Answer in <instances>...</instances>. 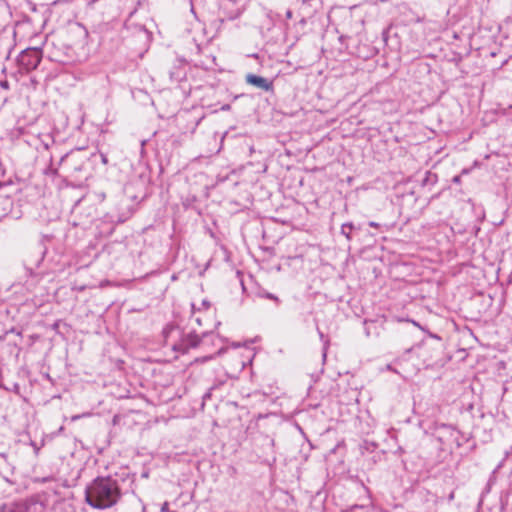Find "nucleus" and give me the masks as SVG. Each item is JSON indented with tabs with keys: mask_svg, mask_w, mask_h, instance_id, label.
I'll list each match as a JSON object with an SVG mask.
<instances>
[{
	"mask_svg": "<svg viewBox=\"0 0 512 512\" xmlns=\"http://www.w3.org/2000/svg\"><path fill=\"white\" fill-rule=\"evenodd\" d=\"M79 418H80V415H74V416H72L71 420L76 421Z\"/></svg>",
	"mask_w": 512,
	"mask_h": 512,
	"instance_id": "obj_12",
	"label": "nucleus"
},
{
	"mask_svg": "<svg viewBox=\"0 0 512 512\" xmlns=\"http://www.w3.org/2000/svg\"><path fill=\"white\" fill-rule=\"evenodd\" d=\"M120 497L119 484L111 477H97L85 491L87 504L96 509L110 508L119 501Z\"/></svg>",
	"mask_w": 512,
	"mask_h": 512,
	"instance_id": "obj_1",
	"label": "nucleus"
},
{
	"mask_svg": "<svg viewBox=\"0 0 512 512\" xmlns=\"http://www.w3.org/2000/svg\"><path fill=\"white\" fill-rule=\"evenodd\" d=\"M211 396V393L208 392L206 393L204 396H203V399L206 400L207 398H209Z\"/></svg>",
	"mask_w": 512,
	"mask_h": 512,
	"instance_id": "obj_13",
	"label": "nucleus"
},
{
	"mask_svg": "<svg viewBox=\"0 0 512 512\" xmlns=\"http://www.w3.org/2000/svg\"><path fill=\"white\" fill-rule=\"evenodd\" d=\"M166 343L170 344L172 349L177 352L186 353L189 349L199 345L201 338L189 332L184 334L178 327H169L164 330Z\"/></svg>",
	"mask_w": 512,
	"mask_h": 512,
	"instance_id": "obj_2",
	"label": "nucleus"
},
{
	"mask_svg": "<svg viewBox=\"0 0 512 512\" xmlns=\"http://www.w3.org/2000/svg\"><path fill=\"white\" fill-rule=\"evenodd\" d=\"M102 161H103V163H106V162H107V158H106V156L102 155Z\"/></svg>",
	"mask_w": 512,
	"mask_h": 512,
	"instance_id": "obj_16",
	"label": "nucleus"
},
{
	"mask_svg": "<svg viewBox=\"0 0 512 512\" xmlns=\"http://www.w3.org/2000/svg\"><path fill=\"white\" fill-rule=\"evenodd\" d=\"M246 82L264 91L273 90V82L269 81L267 78H264L262 76H258L255 74H247Z\"/></svg>",
	"mask_w": 512,
	"mask_h": 512,
	"instance_id": "obj_4",
	"label": "nucleus"
},
{
	"mask_svg": "<svg viewBox=\"0 0 512 512\" xmlns=\"http://www.w3.org/2000/svg\"><path fill=\"white\" fill-rule=\"evenodd\" d=\"M98 0H90L89 1V4H94L95 2H97Z\"/></svg>",
	"mask_w": 512,
	"mask_h": 512,
	"instance_id": "obj_17",
	"label": "nucleus"
},
{
	"mask_svg": "<svg viewBox=\"0 0 512 512\" xmlns=\"http://www.w3.org/2000/svg\"><path fill=\"white\" fill-rule=\"evenodd\" d=\"M202 305L205 307V308H208L210 306V303L206 300H203L202 302Z\"/></svg>",
	"mask_w": 512,
	"mask_h": 512,
	"instance_id": "obj_10",
	"label": "nucleus"
},
{
	"mask_svg": "<svg viewBox=\"0 0 512 512\" xmlns=\"http://www.w3.org/2000/svg\"><path fill=\"white\" fill-rule=\"evenodd\" d=\"M328 340L324 343V351H323V358H326V350H327Z\"/></svg>",
	"mask_w": 512,
	"mask_h": 512,
	"instance_id": "obj_9",
	"label": "nucleus"
},
{
	"mask_svg": "<svg viewBox=\"0 0 512 512\" xmlns=\"http://www.w3.org/2000/svg\"><path fill=\"white\" fill-rule=\"evenodd\" d=\"M355 229H357V228L353 223H351V222L344 223L341 226V234L344 235L348 241H351L352 240L351 233H352V230H355Z\"/></svg>",
	"mask_w": 512,
	"mask_h": 512,
	"instance_id": "obj_5",
	"label": "nucleus"
},
{
	"mask_svg": "<svg viewBox=\"0 0 512 512\" xmlns=\"http://www.w3.org/2000/svg\"><path fill=\"white\" fill-rule=\"evenodd\" d=\"M286 16H287V18H292V12L291 11H287Z\"/></svg>",
	"mask_w": 512,
	"mask_h": 512,
	"instance_id": "obj_14",
	"label": "nucleus"
},
{
	"mask_svg": "<svg viewBox=\"0 0 512 512\" xmlns=\"http://www.w3.org/2000/svg\"><path fill=\"white\" fill-rule=\"evenodd\" d=\"M265 297H266V298H268V299H271V300H273V301H275V302H277V303L279 302L278 297H277V296H275L274 294L266 293V294H265Z\"/></svg>",
	"mask_w": 512,
	"mask_h": 512,
	"instance_id": "obj_7",
	"label": "nucleus"
},
{
	"mask_svg": "<svg viewBox=\"0 0 512 512\" xmlns=\"http://www.w3.org/2000/svg\"><path fill=\"white\" fill-rule=\"evenodd\" d=\"M368 225H369L370 227H374V228L379 227V224H378V223H376V222H374V221H370V222L368 223Z\"/></svg>",
	"mask_w": 512,
	"mask_h": 512,
	"instance_id": "obj_8",
	"label": "nucleus"
},
{
	"mask_svg": "<svg viewBox=\"0 0 512 512\" xmlns=\"http://www.w3.org/2000/svg\"><path fill=\"white\" fill-rule=\"evenodd\" d=\"M68 153H66L65 155H63L60 159V163H62L67 157H68Z\"/></svg>",
	"mask_w": 512,
	"mask_h": 512,
	"instance_id": "obj_11",
	"label": "nucleus"
},
{
	"mask_svg": "<svg viewBox=\"0 0 512 512\" xmlns=\"http://www.w3.org/2000/svg\"><path fill=\"white\" fill-rule=\"evenodd\" d=\"M42 60V50L39 48H27L23 50L18 58L17 63L21 71L30 72L38 67Z\"/></svg>",
	"mask_w": 512,
	"mask_h": 512,
	"instance_id": "obj_3",
	"label": "nucleus"
},
{
	"mask_svg": "<svg viewBox=\"0 0 512 512\" xmlns=\"http://www.w3.org/2000/svg\"><path fill=\"white\" fill-rule=\"evenodd\" d=\"M440 428L449 432L451 436H453L455 433H458L451 425L448 424H441Z\"/></svg>",
	"mask_w": 512,
	"mask_h": 512,
	"instance_id": "obj_6",
	"label": "nucleus"
},
{
	"mask_svg": "<svg viewBox=\"0 0 512 512\" xmlns=\"http://www.w3.org/2000/svg\"><path fill=\"white\" fill-rule=\"evenodd\" d=\"M454 181H455V182H458V181H459V176H456V177L454 178Z\"/></svg>",
	"mask_w": 512,
	"mask_h": 512,
	"instance_id": "obj_19",
	"label": "nucleus"
},
{
	"mask_svg": "<svg viewBox=\"0 0 512 512\" xmlns=\"http://www.w3.org/2000/svg\"><path fill=\"white\" fill-rule=\"evenodd\" d=\"M318 333H319L320 338L323 339L324 338V334L320 330H318Z\"/></svg>",
	"mask_w": 512,
	"mask_h": 512,
	"instance_id": "obj_15",
	"label": "nucleus"
},
{
	"mask_svg": "<svg viewBox=\"0 0 512 512\" xmlns=\"http://www.w3.org/2000/svg\"><path fill=\"white\" fill-rule=\"evenodd\" d=\"M222 109H223V110H227V109H229V105L224 106Z\"/></svg>",
	"mask_w": 512,
	"mask_h": 512,
	"instance_id": "obj_18",
	"label": "nucleus"
}]
</instances>
